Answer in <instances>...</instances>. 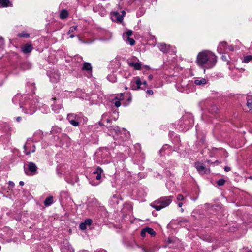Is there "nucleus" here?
I'll return each mask as SVG.
<instances>
[{
	"mask_svg": "<svg viewBox=\"0 0 252 252\" xmlns=\"http://www.w3.org/2000/svg\"><path fill=\"white\" fill-rule=\"evenodd\" d=\"M224 169L226 172H228V171L230 170V168L229 167H227V166L225 167Z\"/></svg>",
	"mask_w": 252,
	"mask_h": 252,
	"instance_id": "5fc2aeb1",
	"label": "nucleus"
},
{
	"mask_svg": "<svg viewBox=\"0 0 252 252\" xmlns=\"http://www.w3.org/2000/svg\"><path fill=\"white\" fill-rule=\"evenodd\" d=\"M83 223L85 224V225L86 226V227H87V226H88V224H87V223H85V221H84V222H83Z\"/></svg>",
	"mask_w": 252,
	"mask_h": 252,
	"instance_id": "69168bd1",
	"label": "nucleus"
},
{
	"mask_svg": "<svg viewBox=\"0 0 252 252\" xmlns=\"http://www.w3.org/2000/svg\"><path fill=\"white\" fill-rule=\"evenodd\" d=\"M108 79L112 82H115L117 81V79L114 75H110L107 77Z\"/></svg>",
	"mask_w": 252,
	"mask_h": 252,
	"instance_id": "58836bf2",
	"label": "nucleus"
},
{
	"mask_svg": "<svg viewBox=\"0 0 252 252\" xmlns=\"http://www.w3.org/2000/svg\"><path fill=\"white\" fill-rule=\"evenodd\" d=\"M194 83L198 85H205L207 83V80L205 78L197 79L194 80Z\"/></svg>",
	"mask_w": 252,
	"mask_h": 252,
	"instance_id": "b1692460",
	"label": "nucleus"
},
{
	"mask_svg": "<svg viewBox=\"0 0 252 252\" xmlns=\"http://www.w3.org/2000/svg\"><path fill=\"white\" fill-rule=\"evenodd\" d=\"M159 50L164 53L169 52L171 46L170 45H167L165 43H160L158 45Z\"/></svg>",
	"mask_w": 252,
	"mask_h": 252,
	"instance_id": "dca6fc26",
	"label": "nucleus"
},
{
	"mask_svg": "<svg viewBox=\"0 0 252 252\" xmlns=\"http://www.w3.org/2000/svg\"><path fill=\"white\" fill-rule=\"evenodd\" d=\"M144 67H145L147 70L150 69V67L148 65H144Z\"/></svg>",
	"mask_w": 252,
	"mask_h": 252,
	"instance_id": "6e6d98bb",
	"label": "nucleus"
},
{
	"mask_svg": "<svg viewBox=\"0 0 252 252\" xmlns=\"http://www.w3.org/2000/svg\"><path fill=\"white\" fill-rule=\"evenodd\" d=\"M110 131L111 134L115 133L117 135H121L123 132H125V130L124 129L121 130L120 128L117 126H113V127L111 128Z\"/></svg>",
	"mask_w": 252,
	"mask_h": 252,
	"instance_id": "a211bd4d",
	"label": "nucleus"
},
{
	"mask_svg": "<svg viewBox=\"0 0 252 252\" xmlns=\"http://www.w3.org/2000/svg\"><path fill=\"white\" fill-rule=\"evenodd\" d=\"M128 65L133 68L135 70H140L141 69L142 64L139 59L136 57H132L127 60Z\"/></svg>",
	"mask_w": 252,
	"mask_h": 252,
	"instance_id": "39448f33",
	"label": "nucleus"
},
{
	"mask_svg": "<svg viewBox=\"0 0 252 252\" xmlns=\"http://www.w3.org/2000/svg\"><path fill=\"white\" fill-rule=\"evenodd\" d=\"M184 199V196L182 194H178L177 196V200L178 201H182Z\"/></svg>",
	"mask_w": 252,
	"mask_h": 252,
	"instance_id": "c03bdc74",
	"label": "nucleus"
},
{
	"mask_svg": "<svg viewBox=\"0 0 252 252\" xmlns=\"http://www.w3.org/2000/svg\"><path fill=\"white\" fill-rule=\"evenodd\" d=\"M138 247L141 248L143 252H153V251H148L146 249L145 247H140L139 246H138Z\"/></svg>",
	"mask_w": 252,
	"mask_h": 252,
	"instance_id": "de8ad7c7",
	"label": "nucleus"
},
{
	"mask_svg": "<svg viewBox=\"0 0 252 252\" xmlns=\"http://www.w3.org/2000/svg\"><path fill=\"white\" fill-rule=\"evenodd\" d=\"M252 60V56L251 55H248L245 56L243 60V62L245 63H248L249 61Z\"/></svg>",
	"mask_w": 252,
	"mask_h": 252,
	"instance_id": "c9c22d12",
	"label": "nucleus"
},
{
	"mask_svg": "<svg viewBox=\"0 0 252 252\" xmlns=\"http://www.w3.org/2000/svg\"><path fill=\"white\" fill-rule=\"evenodd\" d=\"M36 103H38L39 109L42 112V113H47L49 111V108L44 104L40 103L38 100Z\"/></svg>",
	"mask_w": 252,
	"mask_h": 252,
	"instance_id": "aec40b11",
	"label": "nucleus"
},
{
	"mask_svg": "<svg viewBox=\"0 0 252 252\" xmlns=\"http://www.w3.org/2000/svg\"><path fill=\"white\" fill-rule=\"evenodd\" d=\"M133 32L132 30H128L125 33L123 34V38L125 39L127 37H130V36L132 34Z\"/></svg>",
	"mask_w": 252,
	"mask_h": 252,
	"instance_id": "2f4dec72",
	"label": "nucleus"
},
{
	"mask_svg": "<svg viewBox=\"0 0 252 252\" xmlns=\"http://www.w3.org/2000/svg\"><path fill=\"white\" fill-rule=\"evenodd\" d=\"M142 84H143V85H144L145 86H146L147 85V82L146 81H144Z\"/></svg>",
	"mask_w": 252,
	"mask_h": 252,
	"instance_id": "052dcab7",
	"label": "nucleus"
},
{
	"mask_svg": "<svg viewBox=\"0 0 252 252\" xmlns=\"http://www.w3.org/2000/svg\"><path fill=\"white\" fill-rule=\"evenodd\" d=\"M143 13H144L143 12H141V14L140 15V16L142 15V14H143Z\"/></svg>",
	"mask_w": 252,
	"mask_h": 252,
	"instance_id": "774afa93",
	"label": "nucleus"
},
{
	"mask_svg": "<svg viewBox=\"0 0 252 252\" xmlns=\"http://www.w3.org/2000/svg\"><path fill=\"white\" fill-rule=\"evenodd\" d=\"M9 185H14V183L10 181L9 182Z\"/></svg>",
	"mask_w": 252,
	"mask_h": 252,
	"instance_id": "680f3d73",
	"label": "nucleus"
},
{
	"mask_svg": "<svg viewBox=\"0 0 252 252\" xmlns=\"http://www.w3.org/2000/svg\"><path fill=\"white\" fill-rule=\"evenodd\" d=\"M122 15L120 14L118 12H114L111 14V18L112 21L115 22H121L123 20V16L125 12L124 11H122Z\"/></svg>",
	"mask_w": 252,
	"mask_h": 252,
	"instance_id": "0eeeda50",
	"label": "nucleus"
},
{
	"mask_svg": "<svg viewBox=\"0 0 252 252\" xmlns=\"http://www.w3.org/2000/svg\"><path fill=\"white\" fill-rule=\"evenodd\" d=\"M82 70L90 71L92 70V66L90 63H84L82 67Z\"/></svg>",
	"mask_w": 252,
	"mask_h": 252,
	"instance_id": "c85d7f7f",
	"label": "nucleus"
},
{
	"mask_svg": "<svg viewBox=\"0 0 252 252\" xmlns=\"http://www.w3.org/2000/svg\"><path fill=\"white\" fill-rule=\"evenodd\" d=\"M103 170L99 167L96 168V170L93 172L94 174H96V179L99 180L101 178Z\"/></svg>",
	"mask_w": 252,
	"mask_h": 252,
	"instance_id": "412c9836",
	"label": "nucleus"
},
{
	"mask_svg": "<svg viewBox=\"0 0 252 252\" xmlns=\"http://www.w3.org/2000/svg\"><path fill=\"white\" fill-rule=\"evenodd\" d=\"M233 50H234V47L233 45H229V46L227 45V52H228V51H233Z\"/></svg>",
	"mask_w": 252,
	"mask_h": 252,
	"instance_id": "49530a36",
	"label": "nucleus"
},
{
	"mask_svg": "<svg viewBox=\"0 0 252 252\" xmlns=\"http://www.w3.org/2000/svg\"><path fill=\"white\" fill-rule=\"evenodd\" d=\"M181 211L182 212H184V209H183V208H181Z\"/></svg>",
	"mask_w": 252,
	"mask_h": 252,
	"instance_id": "0e129e2a",
	"label": "nucleus"
},
{
	"mask_svg": "<svg viewBox=\"0 0 252 252\" xmlns=\"http://www.w3.org/2000/svg\"><path fill=\"white\" fill-rule=\"evenodd\" d=\"M4 43V42L3 39L1 37H0V48H3Z\"/></svg>",
	"mask_w": 252,
	"mask_h": 252,
	"instance_id": "a18cd8bd",
	"label": "nucleus"
},
{
	"mask_svg": "<svg viewBox=\"0 0 252 252\" xmlns=\"http://www.w3.org/2000/svg\"><path fill=\"white\" fill-rule=\"evenodd\" d=\"M178 205L179 207H181L183 205V203L182 202H179Z\"/></svg>",
	"mask_w": 252,
	"mask_h": 252,
	"instance_id": "4d7b16f0",
	"label": "nucleus"
},
{
	"mask_svg": "<svg viewBox=\"0 0 252 252\" xmlns=\"http://www.w3.org/2000/svg\"><path fill=\"white\" fill-rule=\"evenodd\" d=\"M76 96L77 97L81 98L82 99H87V95L86 94L83 92L81 90L78 89L76 92Z\"/></svg>",
	"mask_w": 252,
	"mask_h": 252,
	"instance_id": "4be33fe9",
	"label": "nucleus"
},
{
	"mask_svg": "<svg viewBox=\"0 0 252 252\" xmlns=\"http://www.w3.org/2000/svg\"><path fill=\"white\" fill-rule=\"evenodd\" d=\"M27 170L25 169L26 174L28 175H32L36 173L37 167L33 162H30L27 165Z\"/></svg>",
	"mask_w": 252,
	"mask_h": 252,
	"instance_id": "423d86ee",
	"label": "nucleus"
},
{
	"mask_svg": "<svg viewBox=\"0 0 252 252\" xmlns=\"http://www.w3.org/2000/svg\"><path fill=\"white\" fill-rule=\"evenodd\" d=\"M225 183V180L224 179H220L217 182V184L219 186H222Z\"/></svg>",
	"mask_w": 252,
	"mask_h": 252,
	"instance_id": "ea45409f",
	"label": "nucleus"
},
{
	"mask_svg": "<svg viewBox=\"0 0 252 252\" xmlns=\"http://www.w3.org/2000/svg\"><path fill=\"white\" fill-rule=\"evenodd\" d=\"M128 3L132 6L138 7L143 5L144 0H129L128 1Z\"/></svg>",
	"mask_w": 252,
	"mask_h": 252,
	"instance_id": "4468645a",
	"label": "nucleus"
},
{
	"mask_svg": "<svg viewBox=\"0 0 252 252\" xmlns=\"http://www.w3.org/2000/svg\"><path fill=\"white\" fill-rule=\"evenodd\" d=\"M195 167L197 170L201 174L206 173L207 172V169L201 163L198 162L195 163Z\"/></svg>",
	"mask_w": 252,
	"mask_h": 252,
	"instance_id": "2eb2a0df",
	"label": "nucleus"
},
{
	"mask_svg": "<svg viewBox=\"0 0 252 252\" xmlns=\"http://www.w3.org/2000/svg\"><path fill=\"white\" fill-rule=\"evenodd\" d=\"M24 184V182L23 181H20L19 182V185L21 186H23Z\"/></svg>",
	"mask_w": 252,
	"mask_h": 252,
	"instance_id": "13d9d810",
	"label": "nucleus"
},
{
	"mask_svg": "<svg viewBox=\"0 0 252 252\" xmlns=\"http://www.w3.org/2000/svg\"><path fill=\"white\" fill-rule=\"evenodd\" d=\"M10 1L9 0H0V6L5 7L9 6Z\"/></svg>",
	"mask_w": 252,
	"mask_h": 252,
	"instance_id": "c756f323",
	"label": "nucleus"
},
{
	"mask_svg": "<svg viewBox=\"0 0 252 252\" xmlns=\"http://www.w3.org/2000/svg\"><path fill=\"white\" fill-rule=\"evenodd\" d=\"M32 49H33V47L30 44H26L24 45L21 47L22 51L24 54H27V53H30L31 52H32Z\"/></svg>",
	"mask_w": 252,
	"mask_h": 252,
	"instance_id": "f3484780",
	"label": "nucleus"
},
{
	"mask_svg": "<svg viewBox=\"0 0 252 252\" xmlns=\"http://www.w3.org/2000/svg\"><path fill=\"white\" fill-rule=\"evenodd\" d=\"M36 252H52L51 248L47 244H40L38 246Z\"/></svg>",
	"mask_w": 252,
	"mask_h": 252,
	"instance_id": "9b49d317",
	"label": "nucleus"
},
{
	"mask_svg": "<svg viewBox=\"0 0 252 252\" xmlns=\"http://www.w3.org/2000/svg\"><path fill=\"white\" fill-rule=\"evenodd\" d=\"M19 36L20 37L28 38L30 37V34L24 32H22L21 33L19 34Z\"/></svg>",
	"mask_w": 252,
	"mask_h": 252,
	"instance_id": "4c0bfd02",
	"label": "nucleus"
},
{
	"mask_svg": "<svg viewBox=\"0 0 252 252\" xmlns=\"http://www.w3.org/2000/svg\"><path fill=\"white\" fill-rule=\"evenodd\" d=\"M106 121L107 122V123H109L110 120L109 119H107Z\"/></svg>",
	"mask_w": 252,
	"mask_h": 252,
	"instance_id": "e2e57ef3",
	"label": "nucleus"
},
{
	"mask_svg": "<svg viewBox=\"0 0 252 252\" xmlns=\"http://www.w3.org/2000/svg\"><path fill=\"white\" fill-rule=\"evenodd\" d=\"M79 227L80 229L82 230H85L87 228L86 226L83 222L80 223Z\"/></svg>",
	"mask_w": 252,
	"mask_h": 252,
	"instance_id": "79ce46f5",
	"label": "nucleus"
},
{
	"mask_svg": "<svg viewBox=\"0 0 252 252\" xmlns=\"http://www.w3.org/2000/svg\"><path fill=\"white\" fill-rule=\"evenodd\" d=\"M68 11L65 9H63L60 12V17L61 19H64L68 17Z\"/></svg>",
	"mask_w": 252,
	"mask_h": 252,
	"instance_id": "a878e982",
	"label": "nucleus"
},
{
	"mask_svg": "<svg viewBox=\"0 0 252 252\" xmlns=\"http://www.w3.org/2000/svg\"><path fill=\"white\" fill-rule=\"evenodd\" d=\"M122 95H123V94H120V97L119 98V100H116L114 102V104L115 105V106L116 107H119V106H121V103H120V100L122 99L121 97H122Z\"/></svg>",
	"mask_w": 252,
	"mask_h": 252,
	"instance_id": "e433bc0d",
	"label": "nucleus"
},
{
	"mask_svg": "<svg viewBox=\"0 0 252 252\" xmlns=\"http://www.w3.org/2000/svg\"><path fill=\"white\" fill-rule=\"evenodd\" d=\"M169 147L170 146L168 145H167V144L166 145H164L162 147V149L160 150V152H162V151H164L165 150L168 149L169 148Z\"/></svg>",
	"mask_w": 252,
	"mask_h": 252,
	"instance_id": "09e8293b",
	"label": "nucleus"
},
{
	"mask_svg": "<svg viewBox=\"0 0 252 252\" xmlns=\"http://www.w3.org/2000/svg\"><path fill=\"white\" fill-rule=\"evenodd\" d=\"M108 154L109 153L107 148H101L95 153L94 158H104V156L102 155L104 154L105 156H107Z\"/></svg>",
	"mask_w": 252,
	"mask_h": 252,
	"instance_id": "f8f14e48",
	"label": "nucleus"
},
{
	"mask_svg": "<svg viewBox=\"0 0 252 252\" xmlns=\"http://www.w3.org/2000/svg\"><path fill=\"white\" fill-rule=\"evenodd\" d=\"M21 97V94H17L12 99V102H13V103H17L18 101H19V99H20Z\"/></svg>",
	"mask_w": 252,
	"mask_h": 252,
	"instance_id": "72a5a7b5",
	"label": "nucleus"
},
{
	"mask_svg": "<svg viewBox=\"0 0 252 252\" xmlns=\"http://www.w3.org/2000/svg\"><path fill=\"white\" fill-rule=\"evenodd\" d=\"M147 93L149 94H153V91L151 90H148L147 91Z\"/></svg>",
	"mask_w": 252,
	"mask_h": 252,
	"instance_id": "3c124183",
	"label": "nucleus"
},
{
	"mask_svg": "<svg viewBox=\"0 0 252 252\" xmlns=\"http://www.w3.org/2000/svg\"><path fill=\"white\" fill-rule=\"evenodd\" d=\"M147 232H146V228H145L144 229H143L141 231V236L143 237H145L146 236V235L147 234Z\"/></svg>",
	"mask_w": 252,
	"mask_h": 252,
	"instance_id": "a19ab883",
	"label": "nucleus"
},
{
	"mask_svg": "<svg viewBox=\"0 0 252 252\" xmlns=\"http://www.w3.org/2000/svg\"><path fill=\"white\" fill-rule=\"evenodd\" d=\"M37 102V98H35V99L33 100H28L23 104H20V107L22 109L24 113L28 115H32L36 110L35 105Z\"/></svg>",
	"mask_w": 252,
	"mask_h": 252,
	"instance_id": "7ed1b4c3",
	"label": "nucleus"
},
{
	"mask_svg": "<svg viewBox=\"0 0 252 252\" xmlns=\"http://www.w3.org/2000/svg\"><path fill=\"white\" fill-rule=\"evenodd\" d=\"M62 108V106L60 104L54 105L52 106V109L55 113H58L59 110Z\"/></svg>",
	"mask_w": 252,
	"mask_h": 252,
	"instance_id": "473e14b6",
	"label": "nucleus"
},
{
	"mask_svg": "<svg viewBox=\"0 0 252 252\" xmlns=\"http://www.w3.org/2000/svg\"><path fill=\"white\" fill-rule=\"evenodd\" d=\"M125 40L127 43L131 46L134 45L135 44V40L133 38L127 37L126 38H125Z\"/></svg>",
	"mask_w": 252,
	"mask_h": 252,
	"instance_id": "7c9ffc66",
	"label": "nucleus"
},
{
	"mask_svg": "<svg viewBox=\"0 0 252 252\" xmlns=\"http://www.w3.org/2000/svg\"><path fill=\"white\" fill-rule=\"evenodd\" d=\"M31 146V144L29 142H27L24 145V152L26 155H29L31 152H34L35 150V147L34 145H32V149L31 151L29 150L30 147Z\"/></svg>",
	"mask_w": 252,
	"mask_h": 252,
	"instance_id": "6ab92c4d",
	"label": "nucleus"
},
{
	"mask_svg": "<svg viewBox=\"0 0 252 252\" xmlns=\"http://www.w3.org/2000/svg\"><path fill=\"white\" fill-rule=\"evenodd\" d=\"M77 26H73L69 28V30L68 32L67 33H68V34L70 35V38H73L75 36V35H74L73 34V33H74V32L77 30Z\"/></svg>",
	"mask_w": 252,
	"mask_h": 252,
	"instance_id": "5701e85b",
	"label": "nucleus"
},
{
	"mask_svg": "<svg viewBox=\"0 0 252 252\" xmlns=\"http://www.w3.org/2000/svg\"><path fill=\"white\" fill-rule=\"evenodd\" d=\"M48 75L50 79V81L53 83L57 82L60 78V74L56 71L50 72L48 73Z\"/></svg>",
	"mask_w": 252,
	"mask_h": 252,
	"instance_id": "9d476101",
	"label": "nucleus"
},
{
	"mask_svg": "<svg viewBox=\"0 0 252 252\" xmlns=\"http://www.w3.org/2000/svg\"><path fill=\"white\" fill-rule=\"evenodd\" d=\"M146 232L147 233L150 234L151 236H153L156 235L155 231L152 228L149 227H146Z\"/></svg>",
	"mask_w": 252,
	"mask_h": 252,
	"instance_id": "f704fd0d",
	"label": "nucleus"
},
{
	"mask_svg": "<svg viewBox=\"0 0 252 252\" xmlns=\"http://www.w3.org/2000/svg\"><path fill=\"white\" fill-rule=\"evenodd\" d=\"M142 85L140 78L139 77H135L131 82L130 88L132 90H137L140 88Z\"/></svg>",
	"mask_w": 252,
	"mask_h": 252,
	"instance_id": "1a4fd4ad",
	"label": "nucleus"
},
{
	"mask_svg": "<svg viewBox=\"0 0 252 252\" xmlns=\"http://www.w3.org/2000/svg\"><path fill=\"white\" fill-rule=\"evenodd\" d=\"M67 119L70 124L74 126H78L82 120L87 121V118L84 117L81 113H70L67 116Z\"/></svg>",
	"mask_w": 252,
	"mask_h": 252,
	"instance_id": "20e7f679",
	"label": "nucleus"
},
{
	"mask_svg": "<svg viewBox=\"0 0 252 252\" xmlns=\"http://www.w3.org/2000/svg\"><path fill=\"white\" fill-rule=\"evenodd\" d=\"M173 198L171 196L162 197L152 203L150 205L157 211H159L168 206L171 203Z\"/></svg>",
	"mask_w": 252,
	"mask_h": 252,
	"instance_id": "f03ea898",
	"label": "nucleus"
},
{
	"mask_svg": "<svg viewBox=\"0 0 252 252\" xmlns=\"http://www.w3.org/2000/svg\"><path fill=\"white\" fill-rule=\"evenodd\" d=\"M217 50L220 54L227 52V43L224 41L220 42L218 46Z\"/></svg>",
	"mask_w": 252,
	"mask_h": 252,
	"instance_id": "ddd939ff",
	"label": "nucleus"
},
{
	"mask_svg": "<svg viewBox=\"0 0 252 252\" xmlns=\"http://www.w3.org/2000/svg\"><path fill=\"white\" fill-rule=\"evenodd\" d=\"M95 252H106V251L103 249H98Z\"/></svg>",
	"mask_w": 252,
	"mask_h": 252,
	"instance_id": "603ef678",
	"label": "nucleus"
},
{
	"mask_svg": "<svg viewBox=\"0 0 252 252\" xmlns=\"http://www.w3.org/2000/svg\"><path fill=\"white\" fill-rule=\"evenodd\" d=\"M247 106L250 109H252V95L247 96Z\"/></svg>",
	"mask_w": 252,
	"mask_h": 252,
	"instance_id": "393cba45",
	"label": "nucleus"
},
{
	"mask_svg": "<svg viewBox=\"0 0 252 252\" xmlns=\"http://www.w3.org/2000/svg\"><path fill=\"white\" fill-rule=\"evenodd\" d=\"M21 120H22V117H17L16 118V121H17L18 122H20Z\"/></svg>",
	"mask_w": 252,
	"mask_h": 252,
	"instance_id": "864d4df0",
	"label": "nucleus"
},
{
	"mask_svg": "<svg viewBox=\"0 0 252 252\" xmlns=\"http://www.w3.org/2000/svg\"><path fill=\"white\" fill-rule=\"evenodd\" d=\"M79 40L81 42H84V41H83L81 39L79 38Z\"/></svg>",
	"mask_w": 252,
	"mask_h": 252,
	"instance_id": "338daca9",
	"label": "nucleus"
},
{
	"mask_svg": "<svg viewBox=\"0 0 252 252\" xmlns=\"http://www.w3.org/2000/svg\"><path fill=\"white\" fill-rule=\"evenodd\" d=\"M148 78L149 79L151 80L153 79V76L152 75H150L149 76H148Z\"/></svg>",
	"mask_w": 252,
	"mask_h": 252,
	"instance_id": "bf43d9fd",
	"label": "nucleus"
},
{
	"mask_svg": "<svg viewBox=\"0 0 252 252\" xmlns=\"http://www.w3.org/2000/svg\"><path fill=\"white\" fill-rule=\"evenodd\" d=\"M217 62L216 55L210 50H203L200 52L197 55V64L204 69L212 68Z\"/></svg>",
	"mask_w": 252,
	"mask_h": 252,
	"instance_id": "f257e3e1",
	"label": "nucleus"
},
{
	"mask_svg": "<svg viewBox=\"0 0 252 252\" xmlns=\"http://www.w3.org/2000/svg\"><path fill=\"white\" fill-rule=\"evenodd\" d=\"M3 130L8 136L11 135V128L10 126L5 125L3 127Z\"/></svg>",
	"mask_w": 252,
	"mask_h": 252,
	"instance_id": "bb28decb",
	"label": "nucleus"
},
{
	"mask_svg": "<svg viewBox=\"0 0 252 252\" xmlns=\"http://www.w3.org/2000/svg\"><path fill=\"white\" fill-rule=\"evenodd\" d=\"M85 223H87L88 226H90L92 223V220L90 219H87L84 221Z\"/></svg>",
	"mask_w": 252,
	"mask_h": 252,
	"instance_id": "37998d69",
	"label": "nucleus"
},
{
	"mask_svg": "<svg viewBox=\"0 0 252 252\" xmlns=\"http://www.w3.org/2000/svg\"><path fill=\"white\" fill-rule=\"evenodd\" d=\"M221 59L222 60L224 61H227V56L226 55H223L222 56H221Z\"/></svg>",
	"mask_w": 252,
	"mask_h": 252,
	"instance_id": "8fccbe9b",
	"label": "nucleus"
},
{
	"mask_svg": "<svg viewBox=\"0 0 252 252\" xmlns=\"http://www.w3.org/2000/svg\"><path fill=\"white\" fill-rule=\"evenodd\" d=\"M53 202V197L50 196L47 197L44 201V203L45 206H48L51 205Z\"/></svg>",
	"mask_w": 252,
	"mask_h": 252,
	"instance_id": "cd10ccee",
	"label": "nucleus"
},
{
	"mask_svg": "<svg viewBox=\"0 0 252 252\" xmlns=\"http://www.w3.org/2000/svg\"><path fill=\"white\" fill-rule=\"evenodd\" d=\"M61 250L62 252H74V249L67 241L63 242L61 245Z\"/></svg>",
	"mask_w": 252,
	"mask_h": 252,
	"instance_id": "6e6552de",
	"label": "nucleus"
}]
</instances>
